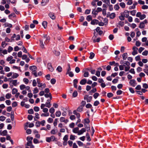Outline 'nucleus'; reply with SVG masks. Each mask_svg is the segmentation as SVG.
<instances>
[{
	"label": "nucleus",
	"mask_w": 148,
	"mask_h": 148,
	"mask_svg": "<svg viewBox=\"0 0 148 148\" xmlns=\"http://www.w3.org/2000/svg\"><path fill=\"white\" fill-rule=\"evenodd\" d=\"M43 38L45 39V40L44 43L43 42V40L42 39H40V47L42 49L45 48L44 45L47 44L49 41L50 38L49 36L47 34H43L42 36Z\"/></svg>",
	"instance_id": "f257e3e1"
},
{
	"label": "nucleus",
	"mask_w": 148,
	"mask_h": 148,
	"mask_svg": "<svg viewBox=\"0 0 148 148\" xmlns=\"http://www.w3.org/2000/svg\"><path fill=\"white\" fill-rule=\"evenodd\" d=\"M132 49L133 51L132 53V55L134 56L138 53L137 50H138V48L137 47L134 46L133 47Z\"/></svg>",
	"instance_id": "f03ea898"
},
{
	"label": "nucleus",
	"mask_w": 148,
	"mask_h": 148,
	"mask_svg": "<svg viewBox=\"0 0 148 148\" xmlns=\"http://www.w3.org/2000/svg\"><path fill=\"white\" fill-rule=\"evenodd\" d=\"M124 16L126 18H127L129 15V11L127 10H125L123 12H121Z\"/></svg>",
	"instance_id": "7ed1b4c3"
},
{
	"label": "nucleus",
	"mask_w": 148,
	"mask_h": 148,
	"mask_svg": "<svg viewBox=\"0 0 148 148\" xmlns=\"http://www.w3.org/2000/svg\"><path fill=\"white\" fill-rule=\"evenodd\" d=\"M129 83L131 86L133 87L135 86L136 84V81L134 79L131 80L129 82Z\"/></svg>",
	"instance_id": "20e7f679"
},
{
	"label": "nucleus",
	"mask_w": 148,
	"mask_h": 148,
	"mask_svg": "<svg viewBox=\"0 0 148 148\" xmlns=\"http://www.w3.org/2000/svg\"><path fill=\"white\" fill-rule=\"evenodd\" d=\"M49 16L52 20H54L56 19V17L53 13L50 12L49 14Z\"/></svg>",
	"instance_id": "39448f33"
},
{
	"label": "nucleus",
	"mask_w": 148,
	"mask_h": 148,
	"mask_svg": "<svg viewBox=\"0 0 148 148\" xmlns=\"http://www.w3.org/2000/svg\"><path fill=\"white\" fill-rule=\"evenodd\" d=\"M7 131L6 130H4L3 131H2L1 130L0 131V135H1L5 136L7 135Z\"/></svg>",
	"instance_id": "423d86ee"
},
{
	"label": "nucleus",
	"mask_w": 148,
	"mask_h": 148,
	"mask_svg": "<svg viewBox=\"0 0 148 148\" xmlns=\"http://www.w3.org/2000/svg\"><path fill=\"white\" fill-rule=\"evenodd\" d=\"M48 69L51 72H52L53 71V68L52 67L51 64V63H48L47 64Z\"/></svg>",
	"instance_id": "0eeeda50"
},
{
	"label": "nucleus",
	"mask_w": 148,
	"mask_h": 148,
	"mask_svg": "<svg viewBox=\"0 0 148 148\" xmlns=\"http://www.w3.org/2000/svg\"><path fill=\"white\" fill-rule=\"evenodd\" d=\"M60 121L61 122H64L66 123L69 121L67 119H65V118L64 117H61L60 118Z\"/></svg>",
	"instance_id": "6e6552de"
},
{
	"label": "nucleus",
	"mask_w": 148,
	"mask_h": 148,
	"mask_svg": "<svg viewBox=\"0 0 148 148\" xmlns=\"http://www.w3.org/2000/svg\"><path fill=\"white\" fill-rule=\"evenodd\" d=\"M95 30L97 32H98L99 35H101L103 33V31L101 30L100 28L99 27H97Z\"/></svg>",
	"instance_id": "1a4fd4ad"
},
{
	"label": "nucleus",
	"mask_w": 148,
	"mask_h": 148,
	"mask_svg": "<svg viewBox=\"0 0 148 148\" xmlns=\"http://www.w3.org/2000/svg\"><path fill=\"white\" fill-rule=\"evenodd\" d=\"M99 23V21L97 19H94L92 20L91 22V24L92 25H97Z\"/></svg>",
	"instance_id": "9d476101"
},
{
	"label": "nucleus",
	"mask_w": 148,
	"mask_h": 148,
	"mask_svg": "<svg viewBox=\"0 0 148 148\" xmlns=\"http://www.w3.org/2000/svg\"><path fill=\"white\" fill-rule=\"evenodd\" d=\"M86 131V130L84 128H82L81 130L79 131L78 135H80L83 134L84 132H85Z\"/></svg>",
	"instance_id": "9b49d317"
},
{
	"label": "nucleus",
	"mask_w": 148,
	"mask_h": 148,
	"mask_svg": "<svg viewBox=\"0 0 148 148\" xmlns=\"http://www.w3.org/2000/svg\"><path fill=\"white\" fill-rule=\"evenodd\" d=\"M3 25L5 27H9V28L12 27V24L7 23H4Z\"/></svg>",
	"instance_id": "f8f14e48"
},
{
	"label": "nucleus",
	"mask_w": 148,
	"mask_h": 148,
	"mask_svg": "<svg viewBox=\"0 0 148 148\" xmlns=\"http://www.w3.org/2000/svg\"><path fill=\"white\" fill-rule=\"evenodd\" d=\"M29 69L32 71L37 70V69L36 67L34 65L30 66L29 67Z\"/></svg>",
	"instance_id": "ddd939ff"
},
{
	"label": "nucleus",
	"mask_w": 148,
	"mask_h": 148,
	"mask_svg": "<svg viewBox=\"0 0 148 148\" xmlns=\"http://www.w3.org/2000/svg\"><path fill=\"white\" fill-rule=\"evenodd\" d=\"M84 73V74H83V76L84 77H88L89 76V72L86 71H84L83 72Z\"/></svg>",
	"instance_id": "4468645a"
},
{
	"label": "nucleus",
	"mask_w": 148,
	"mask_h": 148,
	"mask_svg": "<svg viewBox=\"0 0 148 148\" xmlns=\"http://www.w3.org/2000/svg\"><path fill=\"white\" fill-rule=\"evenodd\" d=\"M73 114L76 115L77 118L79 119L80 117V114L79 113H77L76 110L73 111Z\"/></svg>",
	"instance_id": "2eb2a0df"
},
{
	"label": "nucleus",
	"mask_w": 148,
	"mask_h": 148,
	"mask_svg": "<svg viewBox=\"0 0 148 148\" xmlns=\"http://www.w3.org/2000/svg\"><path fill=\"white\" fill-rule=\"evenodd\" d=\"M87 82V80L85 79H82L80 82V84L82 85H84Z\"/></svg>",
	"instance_id": "dca6fc26"
},
{
	"label": "nucleus",
	"mask_w": 148,
	"mask_h": 148,
	"mask_svg": "<svg viewBox=\"0 0 148 148\" xmlns=\"http://www.w3.org/2000/svg\"><path fill=\"white\" fill-rule=\"evenodd\" d=\"M49 1V0H42L41 2V5L42 6H44Z\"/></svg>",
	"instance_id": "f3484780"
},
{
	"label": "nucleus",
	"mask_w": 148,
	"mask_h": 148,
	"mask_svg": "<svg viewBox=\"0 0 148 148\" xmlns=\"http://www.w3.org/2000/svg\"><path fill=\"white\" fill-rule=\"evenodd\" d=\"M57 132V129H53L50 132V133L51 134L55 135L56 134Z\"/></svg>",
	"instance_id": "a211bd4d"
},
{
	"label": "nucleus",
	"mask_w": 148,
	"mask_h": 148,
	"mask_svg": "<svg viewBox=\"0 0 148 148\" xmlns=\"http://www.w3.org/2000/svg\"><path fill=\"white\" fill-rule=\"evenodd\" d=\"M123 58V60H126L127 57V54L126 53H124L122 55Z\"/></svg>",
	"instance_id": "6ab92c4d"
},
{
	"label": "nucleus",
	"mask_w": 148,
	"mask_h": 148,
	"mask_svg": "<svg viewBox=\"0 0 148 148\" xmlns=\"http://www.w3.org/2000/svg\"><path fill=\"white\" fill-rule=\"evenodd\" d=\"M13 75L12 76V77L13 79L16 78L19 76L18 74L16 73H13Z\"/></svg>",
	"instance_id": "aec40b11"
},
{
	"label": "nucleus",
	"mask_w": 148,
	"mask_h": 148,
	"mask_svg": "<svg viewBox=\"0 0 148 148\" xmlns=\"http://www.w3.org/2000/svg\"><path fill=\"white\" fill-rule=\"evenodd\" d=\"M145 26L144 23L141 22L140 23L139 27L140 29H143L145 27Z\"/></svg>",
	"instance_id": "412c9836"
},
{
	"label": "nucleus",
	"mask_w": 148,
	"mask_h": 148,
	"mask_svg": "<svg viewBox=\"0 0 148 148\" xmlns=\"http://www.w3.org/2000/svg\"><path fill=\"white\" fill-rule=\"evenodd\" d=\"M121 16H119V19L121 21H123L125 20V17L123 15V14L121 13Z\"/></svg>",
	"instance_id": "4be33fe9"
},
{
	"label": "nucleus",
	"mask_w": 148,
	"mask_h": 148,
	"mask_svg": "<svg viewBox=\"0 0 148 148\" xmlns=\"http://www.w3.org/2000/svg\"><path fill=\"white\" fill-rule=\"evenodd\" d=\"M83 110V108L82 106H80L77 109V111L79 112H81Z\"/></svg>",
	"instance_id": "5701e85b"
},
{
	"label": "nucleus",
	"mask_w": 148,
	"mask_h": 148,
	"mask_svg": "<svg viewBox=\"0 0 148 148\" xmlns=\"http://www.w3.org/2000/svg\"><path fill=\"white\" fill-rule=\"evenodd\" d=\"M47 23L46 21H44L42 22V24L44 28L45 29L46 28L47 26Z\"/></svg>",
	"instance_id": "b1692460"
},
{
	"label": "nucleus",
	"mask_w": 148,
	"mask_h": 148,
	"mask_svg": "<svg viewBox=\"0 0 148 148\" xmlns=\"http://www.w3.org/2000/svg\"><path fill=\"white\" fill-rule=\"evenodd\" d=\"M69 136L68 135H65L63 138V141H67L68 140Z\"/></svg>",
	"instance_id": "393cba45"
},
{
	"label": "nucleus",
	"mask_w": 148,
	"mask_h": 148,
	"mask_svg": "<svg viewBox=\"0 0 148 148\" xmlns=\"http://www.w3.org/2000/svg\"><path fill=\"white\" fill-rule=\"evenodd\" d=\"M73 132L75 133H77L79 132V128L77 127L74 128L73 130Z\"/></svg>",
	"instance_id": "a878e982"
},
{
	"label": "nucleus",
	"mask_w": 148,
	"mask_h": 148,
	"mask_svg": "<svg viewBox=\"0 0 148 148\" xmlns=\"http://www.w3.org/2000/svg\"><path fill=\"white\" fill-rule=\"evenodd\" d=\"M120 6L123 8H125V4L124 2H121L119 3Z\"/></svg>",
	"instance_id": "bb28decb"
},
{
	"label": "nucleus",
	"mask_w": 148,
	"mask_h": 148,
	"mask_svg": "<svg viewBox=\"0 0 148 148\" xmlns=\"http://www.w3.org/2000/svg\"><path fill=\"white\" fill-rule=\"evenodd\" d=\"M69 74V76L71 77H72L74 76V74L71 71L69 72L68 73H66V74Z\"/></svg>",
	"instance_id": "cd10ccee"
},
{
	"label": "nucleus",
	"mask_w": 148,
	"mask_h": 148,
	"mask_svg": "<svg viewBox=\"0 0 148 148\" xmlns=\"http://www.w3.org/2000/svg\"><path fill=\"white\" fill-rule=\"evenodd\" d=\"M61 115V112L60 111H57L56 113V115L57 117H60Z\"/></svg>",
	"instance_id": "c85d7f7f"
},
{
	"label": "nucleus",
	"mask_w": 148,
	"mask_h": 148,
	"mask_svg": "<svg viewBox=\"0 0 148 148\" xmlns=\"http://www.w3.org/2000/svg\"><path fill=\"white\" fill-rule=\"evenodd\" d=\"M32 74L35 77L38 76V75L37 73L36 70L32 71Z\"/></svg>",
	"instance_id": "c756f323"
},
{
	"label": "nucleus",
	"mask_w": 148,
	"mask_h": 148,
	"mask_svg": "<svg viewBox=\"0 0 148 148\" xmlns=\"http://www.w3.org/2000/svg\"><path fill=\"white\" fill-rule=\"evenodd\" d=\"M55 111V109L53 107L51 108L49 110V112L51 114H53Z\"/></svg>",
	"instance_id": "7c9ffc66"
},
{
	"label": "nucleus",
	"mask_w": 148,
	"mask_h": 148,
	"mask_svg": "<svg viewBox=\"0 0 148 148\" xmlns=\"http://www.w3.org/2000/svg\"><path fill=\"white\" fill-rule=\"evenodd\" d=\"M56 70L59 72H61L62 71V68L60 66H58Z\"/></svg>",
	"instance_id": "2f4dec72"
},
{
	"label": "nucleus",
	"mask_w": 148,
	"mask_h": 148,
	"mask_svg": "<svg viewBox=\"0 0 148 148\" xmlns=\"http://www.w3.org/2000/svg\"><path fill=\"white\" fill-rule=\"evenodd\" d=\"M86 19L88 21H89L92 20V17L91 15H88L86 17Z\"/></svg>",
	"instance_id": "473e14b6"
},
{
	"label": "nucleus",
	"mask_w": 148,
	"mask_h": 148,
	"mask_svg": "<svg viewBox=\"0 0 148 148\" xmlns=\"http://www.w3.org/2000/svg\"><path fill=\"white\" fill-rule=\"evenodd\" d=\"M23 82L26 84H27L29 82V80L27 78H25L23 79Z\"/></svg>",
	"instance_id": "72a5a7b5"
},
{
	"label": "nucleus",
	"mask_w": 148,
	"mask_h": 148,
	"mask_svg": "<svg viewBox=\"0 0 148 148\" xmlns=\"http://www.w3.org/2000/svg\"><path fill=\"white\" fill-rule=\"evenodd\" d=\"M39 91V90L37 87H35L33 90V93L34 94L37 93Z\"/></svg>",
	"instance_id": "f704fd0d"
},
{
	"label": "nucleus",
	"mask_w": 148,
	"mask_h": 148,
	"mask_svg": "<svg viewBox=\"0 0 148 148\" xmlns=\"http://www.w3.org/2000/svg\"><path fill=\"white\" fill-rule=\"evenodd\" d=\"M18 92V90L15 88H14L12 89V94L14 95L17 93Z\"/></svg>",
	"instance_id": "c9c22d12"
},
{
	"label": "nucleus",
	"mask_w": 148,
	"mask_h": 148,
	"mask_svg": "<svg viewBox=\"0 0 148 148\" xmlns=\"http://www.w3.org/2000/svg\"><path fill=\"white\" fill-rule=\"evenodd\" d=\"M16 16L14 13H12L11 14H10L8 16V17L9 18H10L12 17H14Z\"/></svg>",
	"instance_id": "e433bc0d"
},
{
	"label": "nucleus",
	"mask_w": 148,
	"mask_h": 148,
	"mask_svg": "<svg viewBox=\"0 0 148 148\" xmlns=\"http://www.w3.org/2000/svg\"><path fill=\"white\" fill-rule=\"evenodd\" d=\"M12 84L14 86H16L17 84V80H12Z\"/></svg>",
	"instance_id": "4c0bfd02"
},
{
	"label": "nucleus",
	"mask_w": 148,
	"mask_h": 148,
	"mask_svg": "<svg viewBox=\"0 0 148 148\" xmlns=\"http://www.w3.org/2000/svg\"><path fill=\"white\" fill-rule=\"evenodd\" d=\"M119 8H120L119 6V5L118 4H116L114 5V9L116 10H118L119 9Z\"/></svg>",
	"instance_id": "58836bf2"
},
{
	"label": "nucleus",
	"mask_w": 148,
	"mask_h": 148,
	"mask_svg": "<svg viewBox=\"0 0 148 148\" xmlns=\"http://www.w3.org/2000/svg\"><path fill=\"white\" fill-rule=\"evenodd\" d=\"M12 95L11 94L7 93L5 95V97L7 99H10Z\"/></svg>",
	"instance_id": "ea45409f"
},
{
	"label": "nucleus",
	"mask_w": 148,
	"mask_h": 148,
	"mask_svg": "<svg viewBox=\"0 0 148 148\" xmlns=\"http://www.w3.org/2000/svg\"><path fill=\"white\" fill-rule=\"evenodd\" d=\"M110 18H113L115 17V14L114 13H112L110 16Z\"/></svg>",
	"instance_id": "a19ab883"
},
{
	"label": "nucleus",
	"mask_w": 148,
	"mask_h": 148,
	"mask_svg": "<svg viewBox=\"0 0 148 148\" xmlns=\"http://www.w3.org/2000/svg\"><path fill=\"white\" fill-rule=\"evenodd\" d=\"M32 85L33 86L35 87L37 85V82L35 79H34L32 82Z\"/></svg>",
	"instance_id": "79ce46f5"
},
{
	"label": "nucleus",
	"mask_w": 148,
	"mask_h": 148,
	"mask_svg": "<svg viewBox=\"0 0 148 148\" xmlns=\"http://www.w3.org/2000/svg\"><path fill=\"white\" fill-rule=\"evenodd\" d=\"M95 54L92 52H91L90 53V56H89V58L91 59H92L95 56Z\"/></svg>",
	"instance_id": "37998d69"
},
{
	"label": "nucleus",
	"mask_w": 148,
	"mask_h": 148,
	"mask_svg": "<svg viewBox=\"0 0 148 148\" xmlns=\"http://www.w3.org/2000/svg\"><path fill=\"white\" fill-rule=\"evenodd\" d=\"M77 92L76 91H75L73 93V96L74 97H76L77 95Z\"/></svg>",
	"instance_id": "c03bdc74"
},
{
	"label": "nucleus",
	"mask_w": 148,
	"mask_h": 148,
	"mask_svg": "<svg viewBox=\"0 0 148 148\" xmlns=\"http://www.w3.org/2000/svg\"><path fill=\"white\" fill-rule=\"evenodd\" d=\"M26 88V86L24 84L21 85L20 86V88L21 90H23Z\"/></svg>",
	"instance_id": "a18cd8bd"
},
{
	"label": "nucleus",
	"mask_w": 148,
	"mask_h": 148,
	"mask_svg": "<svg viewBox=\"0 0 148 148\" xmlns=\"http://www.w3.org/2000/svg\"><path fill=\"white\" fill-rule=\"evenodd\" d=\"M146 17V15L144 14H142L139 17L140 19L142 20Z\"/></svg>",
	"instance_id": "49530a36"
},
{
	"label": "nucleus",
	"mask_w": 148,
	"mask_h": 148,
	"mask_svg": "<svg viewBox=\"0 0 148 148\" xmlns=\"http://www.w3.org/2000/svg\"><path fill=\"white\" fill-rule=\"evenodd\" d=\"M45 104L46 105V106L49 108L51 106V104L49 102H47Z\"/></svg>",
	"instance_id": "de8ad7c7"
},
{
	"label": "nucleus",
	"mask_w": 148,
	"mask_h": 148,
	"mask_svg": "<svg viewBox=\"0 0 148 148\" xmlns=\"http://www.w3.org/2000/svg\"><path fill=\"white\" fill-rule=\"evenodd\" d=\"M92 98V96H90L89 97H88V98L86 99L87 101V102H89L91 100Z\"/></svg>",
	"instance_id": "09e8293b"
},
{
	"label": "nucleus",
	"mask_w": 148,
	"mask_h": 148,
	"mask_svg": "<svg viewBox=\"0 0 148 148\" xmlns=\"http://www.w3.org/2000/svg\"><path fill=\"white\" fill-rule=\"evenodd\" d=\"M94 36L92 37V39H95L98 35L97 33L95 32V30H94Z\"/></svg>",
	"instance_id": "8fccbe9b"
},
{
	"label": "nucleus",
	"mask_w": 148,
	"mask_h": 148,
	"mask_svg": "<svg viewBox=\"0 0 148 148\" xmlns=\"http://www.w3.org/2000/svg\"><path fill=\"white\" fill-rule=\"evenodd\" d=\"M70 139L71 140H74L75 139V136L72 135H71L70 136Z\"/></svg>",
	"instance_id": "3c124183"
},
{
	"label": "nucleus",
	"mask_w": 148,
	"mask_h": 148,
	"mask_svg": "<svg viewBox=\"0 0 148 148\" xmlns=\"http://www.w3.org/2000/svg\"><path fill=\"white\" fill-rule=\"evenodd\" d=\"M51 141H56V138L54 136H51L50 137Z\"/></svg>",
	"instance_id": "603ef678"
},
{
	"label": "nucleus",
	"mask_w": 148,
	"mask_h": 148,
	"mask_svg": "<svg viewBox=\"0 0 148 148\" xmlns=\"http://www.w3.org/2000/svg\"><path fill=\"white\" fill-rule=\"evenodd\" d=\"M99 95V93L96 92L93 95L94 98L95 99H96Z\"/></svg>",
	"instance_id": "864d4df0"
},
{
	"label": "nucleus",
	"mask_w": 148,
	"mask_h": 148,
	"mask_svg": "<svg viewBox=\"0 0 148 148\" xmlns=\"http://www.w3.org/2000/svg\"><path fill=\"white\" fill-rule=\"evenodd\" d=\"M33 142L34 144H37L40 143L38 140L36 138H34L33 140Z\"/></svg>",
	"instance_id": "5fc2aeb1"
},
{
	"label": "nucleus",
	"mask_w": 148,
	"mask_h": 148,
	"mask_svg": "<svg viewBox=\"0 0 148 148\" xmlns=\"http://www.w3.org/2000/svg\"><path fill=\"white\" fill-rule=\"evenodd\" d=\"M141 43L139 41H136V45L137 47H139Z\"/></svg>",
	"instance_id": "6e6d98bb"
},
{
	"label": "nucleus",
	"mask_w": 148,
	"mask_h": 148,
	"mask_svg": "<svg viewBox=\"0 0 148 148\" xmlns=\"http://www.w3.org/2000/svg\"><path fill=\"white\" fill-rule=\"evenodd\" d=\"M13 48L11 47V46H9L8 49V51L9 53H10V52H11L13 50Z\"/></svg>",
	"instance_id": "4d7b16f0"
},
{
	"label": "nucleus",
	"mask_w": 148,
	"mask_h": 148,
	"mask_svg": "<svg viewBox=\"0 0 148 148\" xmlns=\"http://www.w3.org/2000/svg\"><path fill=\"white\" fill-rule=\"evenodd\" d=\"M47 121L48 123H51L53 122V120L52 118H49L48 119Z\"/></svg>",
	"instance_id": "13d9d810"
},
{
	"label": "nucleus",
	"mask_w": 148,
	"mask_h": 148,
	"mask_svg": "<svg viewBox=\"0 0 148 148\" xmlns=\"http://www.w3.org/2000/svg\"><path fill=\"white\" fill-rule=\"evenodd\" d=\"M5 117L4 116H0V120L1 121H3L5 119Z\"/></svg>",
	"instance_id": "bf43d9fd"
},
{
	"label": "nucleus",
	"mask_w": 148,
	"mask_h": 148,
	"mask_svg": "<svg viewBox=\"0 0 148 148\" xmlns=\"http://www.w3.org/2000/svg\"><path fill=\"white\" fill-rule=\"evenodd\" d=\"M130 12L131 15H132V16H134L135 15V14L136 12V11L135 10H134L132 11H131Z\"/></svg>",
	"instance_id": "052dcab7"
},
{
	"label": "nucleus",
	"mask_w": 148,
	"mask_h": 148,
	"mask_svg": "<svg viewBox=\"0 0 148 148\" xmlns=\"http://www.w3.org/2000/svg\"><path fill=\"white\" fill-rule=\"evenodd\" d=\"M148 51L147 50H145L142 53V55L143 56H146L148 54Z\"/></svg>",
	"instance_id": "680f3d73"
},
{
	"label": "nucleus",
	"mask_w": 148,
	"mask_h": 148,
	"mask_svg": "<svg viewBox=\"0 0 148 148\" xmlns=\"http://www.w3.org/2000/svg\"><path fill=\"white\" fill-rule=\"evenodd\" d=\"M22 50H23V52L25 53H27V51L26 49L25 48V47L24 46H22Z\"/></svg>",
	"instance_id": "e2e57ef3"
},
{
	"label": "nucleus",
	"mask_w": 148,
	"mask_h": 148,
	"mask_svg": "<svg viewBox=\"0 0 148 148\" xmlns=\"http://www.w3.org/2000/svg\"><path fill=\"white\" fill-rule=\"evenodd\" d=\"M107 95L108 97L110 98L113 96V94L111 92H110L107 94Z\"/></svg>",
	"instance_id": "0e129e2a"
},
{
	"label": "nucleus",
	"mask_w": 148,
	"mask_h": 148,
	"mask_svg": "<svg viewBox=\"0 0 148 148\" xmlns=\"http://www.w3.org/2000/svg\"><path fill=\"white\" fill-rule=\"evenodd\" d=\"M33 138L31 137H27V140L28 141H32V140L33 139Z\"/></svg>",
	"instance_id": "69168bd1"
},
{
	"label": "nucleus",
	"mask_w": 148,
	"mask_h": 148,
	"mask_svg": "<svg viewBox=\"0 0 148 148\" xmlns=\"http://www.w3.org/2000/svg\"><path fill=\"white\" fill-rule=\"evenodd\" d=\"M4 70L6 72H9L10 71V68L8 66H5L4 68Z\"/></svg>",
	"instance_id": "338daca9"
},
{
	"label": "nucleus",
	"mask_w": 148,
	"mask_h": 148,
	"mask_svg": "<svg viewBox=\"0 0 148 148\" xmlns=\"http://www.w3.org/2000/svg\"><path fill=\"white\" fill-rule=\"evenodd\" d=\"M75 71L77 73H78L80 71V69L78 67H76L75 68Z\"/></svg>",
	"instance_id": "774afa93"
}]
</instances>
